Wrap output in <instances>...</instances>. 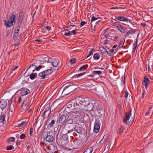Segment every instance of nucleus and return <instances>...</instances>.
I'll return each instance as SVG.
<instances>
[{"mask_svg":"<svg viewBox=\"0 0 153 153\" xmlns=\"http://www.w3.org/2000/svg\"><path fill=\"white\" fill-rule=\"evenodd\" d=\"M94 100L93 99H87L85 104L84 106L86 110L90 111V114L93 117H96L97 115L95 113V110H93L94 108Z\"/></svg>","mask_w":153,"mask_h":153,"instance_id":"f257e3e1","label":"nucleus"},{"mask_svg":"<svg viewBox=\"0 0 153 153\" xmlns=\"http://www.w3.org/2000/svg\"><path fill=\"white\" fill-rule=\"evenodd\" d=\"M63 86H65V87L63 90L62 94L65 96L68 95L78 88L77 85L71 84L66 85L65 84L63 85Z\"/></svg>","mask_w":153,"mask_h":153,"instance_id":"f03ea898","label":"nucleus"},{"mask_svg":"<svg viewBox=\"0 0 153 153\" xmlns=\"http://www.w3.org/2000/svg\"><path fill=\"white\" fill-rule=\"evenodd\" d=\"M135 113L132 116L131 114V108L128 111L126 112L125 113V118L123 120V122L125 124L129 125L130 123H132L134 121L133 117L135 116Z\"/></svg>","mask_w":153,"mask_h":153,"instance_id":"7ed1b4c3","label":"nucleus"},{"mask_svg":"<svg viewBox=\"0 0 153 153\" xmlns=\"http://www.w3.org/2000/svg\"><path fill=\"white\" fill-rule=\"evenodd\" d=\"M94 108L97 110L98 113L101 116L104 112L102 102L100 101L94 100Z\"/></svg>","mask_w":153,"mask_h":153,"instance_id":"20e7f679","label":"nucleus"},{"mask_svg":"<svg viewBox=\"0 0 153 153\" xmlns=\"http://www.w3.org/2000/svg\"><path fill=\"white\" fill-rule=\"evenodd\" d=\"M73 149H77L81 148L83 146V142L79 137L75 138L71 143Z\"/></svg>","mask_w":153,"mask_h":153,"instance_id":"39448f33","label":"nucleus"},{"mask_svg":"<svg viewBox=\"0 0 153 153\" xmlns=\"http://www.w3.org/2000/svg\"><path fill=\"white\" fill-rule=\"evenodd\" d=\"M53 72V69H48L39 73L38 76L42 79H44L48 76Z\"/></svg>","mask_w":153,"mask_h":153,"instance_id":"423d86ee","label":"nucleus"},{"mask_svg":"<svg viewBox=\"0 0 153 153\" xmlns=\"http://www.w3.org/2000/svg\"><path fill=\"white\" fill-rule=\"evenodd\" d=\"M50 134V132H45L42 134V135L44 141L45 140L48 142H51L54 140V137Z\"/></svg>","mask_w":153,"mask_h":153,"instance_id":"0eeeda50","label":"nucleus"},{"mask_svg":"<svg viewBox=\"0 0 153 153\" xmlns=\"http://www.w3.org/2000/svg\"><path fill=\"white\" fill-rule=\"evenodd\" d=\"M102 121L100 118H97L94 123V131L96 133H97L100 129V123Z\"/></svg>","mask_w":153,"mask_h":153,"instance_id":"6e6552de","label":"nucleus"},{"mask_svg":"<svg viewBox=\"0 0 153 153\" xmlns=\"http://www.w3.org/2000/svg\"><path fill=\"white\" fill-rule=\"evenodd\" d=\"M95 92L99 95L104 96L105 94V90L103 86L101 85H97Z\"/></svg>","mask_w":153,"mask_h":153,"instance_id":"1a4fd4ad","label":"nucleus"},{"mask_svg":"<svg viewBox=\"0 0 153 153\" xmlns=\"http://www.w3.org/2000/svg\"><path fill=\"white\" fill-rule=\"evenodd\" d=\"M19 91H20V94L22 96L27 95L29 94L30 92V91L28 89L25 88H22L18 90L15 93V94L16 95V94Z\"/></svg>","mask_w":153,"mask_h":153,"instance_id":"9d476101","label":"nucleus"},{"mask_svg":"<svg viewBox=\"0 0 153 153\" xmlns=\"http://www.w3.org/2000/svg\"><path fill=\"white\" fill-rule=\"evenodd\" d=\"M151 25V24L150 23L146 25L145 23H144V30L145 31V35L144 37L146 36L147 37H149L150 34V26Z\"/></svg>","mask_w":153,"mask_h":153,"instance_id":"9b49d317","label":"nucleus"},{"mask_svg":"<svg viewBox=\"0 0 153 153\" xmlns=\"http://www.w3.org/2000/svg\"><path fill=\"white\" fill-rule=\"evenodd\" d=\"M68 137L67 134H63L60 138V143L59 140V143L62 145H64L67 143L68 142Z\"/></svg>","mask_w":153,"mask_h":153,"instance_id":"f8f14e48","label":"nucleus"},{"mask_svg":"<svg viewBox=\"0 0 153 153\" xmlns=\"http://www.w3.org/2000/svg\"><path fill=\"white\" fill-rule=\"evenodd\" d=\"M74 129V131L79 134H83L85 132V130H84V128L80 127L77 125H75Z\"/></svg>","mask_w":153,"mask_h":153,"instance_id":"ddd939ff","label":"nucleus"},{"mask_svg":"<svg viewBox=\"0 0 153 153\" xmlns=\"http://www.w3.org/2000/svg\"><path fill=\"white\" fill-rule=\"evenodd\" d=\"M97 85H93L92 84H90L86 85L85 87L88 90L92 91L93 92H95Z\"/></svg>","mask_w":153,"mask_h":153,"instance_id":"4468645a","label":"nucleus"},{"mask_svg":"<svg viewBox=\"0 0 153 153\" xmlns=\"http://www.w3.org/2000/svg\"><path fill=\"white\" fill-rule=\"evenodd\" d=\"M66 117L64 114H62L60 116L59 115V117L57 118V122L61 124H64L66 123Z\"/></svg>","mask_w":153,"mask_h":153,"instance_id":"2eb2a0df","label":"nucleus"},{"mask_svg":"<svg viewBox=\"0 0 153 153\" xmlns=\"http://www.w3.org/2000/svg\"><path fill=\"white\" fill-rule=\"evenodd\" d=\"M68 115L74 120L75 119H76L77 117H78V114H79L78 111H76V112L70 111L68 112Z\"/></svg>","mask_w":153,"mask_h":153,"instance_id":"dca6fc26","label":"nucleus"},{"mask_svg":"<svg viewBox=\"0 0 153 153\" xmlns=\"http://www.w3.org/2000/svg\"><path fill=\"white\" fill-rule=\"evenodd\" d=\"M13 21H11L9 20L6 21L5 20H3V22L4 25L6 26V28H9L11 27L12 26L14 25L13 24Z\"/></svg>","mask_w":153,"mask_h":153,"instance_id":"f3484780","label":"nucleus"},{"mask_svg":"<svg viewBox=\"0 0 153 153\" xmlns=\"http://www.w3.org/2000/svg\"><path fill=\"white\" fill-rule=\"evenodd\" d=\"M151 82L150 80L147 77L145 76H144V86H145V88L148 89V87Z\"/></svg>","mask_w":153,"mask_h":153,"instance_id":"a211bd4d","label":"nucleus"},{"mask_svg":"<svg viewBox=\"0 0 153 153\" xmlns=\"http://www.w3.org/2000/svg\"><path fill=\"white\" fill-rule=\"evenodd\" d=\"M7 105V102L5 100L1 99L0 101V108L3 110Z\"/></svg>","mask_w":153,"mask_h":153,"instance_id":"6ab92c4d","label":"nucleus"},{"mask_svg":"<svg viewBox=\"0 0 153 153\" xmlns=\"http://www.w3.org/2000/svg\"><path fill=\"white\" fill-rule=\"evenodd\" d=\"M51 112V108L47 107L45 110V112L43 113V117L44 119L47 118L49 117Z\"/></svg>","mask_w":153,"mask_h":153,"instance_id":"aec40b11","label":"nucleus"},{"mask_svg":"<svg viewBox=\"0 0 153 153\" xmlns=\"http://www.w3.org/2000/svg\"><path fill=\"white\" fill-rule=\"evenodd\" d=\"M66 123H68V124H74L76 123L77 122L76 121H75L72 117L68 115L66 119Z\"/></svg>","mask_w":153,"mask_h":153,"instance_id":"412c9836","label":"nucleus"},{"mask_svg":"<svg viewBox=\"0 0 153 153\" xmlns=\"http://www.w3.org/2000/svg\"><path fill=\"white\" fill-rule=\"evenodd\" d=\"M69 103L71 104L72 105V109H76L77 110L79 111L80 109V108L78 107L75 102L74 99L72 100L69 102Z\"/></svg>","mask_w":153,"mask_h":153,"instance_id":"4be33fe9","label":"nucleus"},{"mask_svg":"<svg viewBox=\"0 0 153 153\" xmlns=\"http://www.w3.org/2000/svg\"><path fill=\"white\" fill-rule=\"evenodd\" d=\"M24 15V13L22 11H21L19 13V17L17 22L22 23Z\"/></svg>","mask_w":153,"mask_h":153,"instance_id":"5701e85b","label":"nucleus"},{"mask_svg":"<svg viewBox=\"0 0 153 153\" xmlns=\"http://www.w3.org/2000/svg\"><path fill=\"white\" fill-rule=\"evenodd\" d=\"M5 117V114H3L2 113L0 116V123H2V125H3L4 124L6 123Z\"/></svg>","mask_w":153,"mask_h":153,"instance_id":"b1692460","label":"nucleus"},{"mask_svg":"<svg viewBox=\"0 0 153 153\" xmlns=\"http://www.w3.org/2000/svg\"><path fill=\"white\" fill-rule=\"evenodd\" d=\"M91 23H92V22H94L95 21L99 19L97 22H96V23L97 24H98L100 22H101V21L102 20V19L101 17H99L96 18L94 16L92 17H91Z\"/></svg>","mask_w":153,"mask_h":153,"instance_id":"393cba45","label":"nucleus"},{"mask_svg":"<svg viewBox=\"0 0 153 153\" xmlns=\"http://www.w3.org/2000/svg\"><path fill=\"white\" fill-rule=\"evenodd\" d=\"M62 129L69 130L70 129V127L68 123H66L64 126L63 125L60 126L59 129V131L62 130Z\"/></svg>","mask_w":153,"mask_h":153,"instance_id":"a878e982","label":"nucleus"},{"mask_svg":"<svg viewBox=\"0 0 153 153\" xmlns=\"http://www.w3.org/2000/svg\"><path fill=\"white\" fill-rule=\"evenodd\" d=\"M59 61L58 59H54L52 65L54 67L57 68L59 65Z\"/></svg>","mask_w":153,"mask_h":153,"instance_id":"bb28decb","label":"nucleus"},{"mask_svg":"<svg viewBox=\"0 0 153 153\" xmlns=\"http://www.w3.org/2000/svg\"><path fill=\"white\" fill-rule=\"evenodd\" d=\"M107 138L108 135H105L102 140L100 141V142L97 143V145L99 146H101L102 144H103L105 141L106 140Z\"/></svg>","mask_w":153,"mask_h":153,"instance_id":"cd10ccee","label":"nucleus"},{"mask_svg":"<svg viewBox=\"0 0 153 153\" xmlns=\"http://www.w3.org/2000/svg\"><path fill=\"white\" fill-rule=\"evenodd\" d=\"M16 14L15 13H14L13 12H12L11 13V14L10 15V17H9V19L8 20L9 21H14V20L16 19Z\"/></svg>","mask_w":153,"mask_h":153,"instance_id":"c85d7f7f","label":"nucleus"},{"mask_svg":"<svg viewBox=\"0 0 153 153\" xmlns=\"http://www.w3.org/2000/svg\"><path fill=\"white\" fill-rule=\"evenodd\" d=\"M28 102L26 100H25L22 103L21 106L23 110H25L28 106Z\"/></svg>","mask_w":153,"mask_h":153,"instance_id":"c756f323","label":"nucleus"},{"mask_svg":"<svg viewBox=\"0 0 153 153\" xmlns=\"http://www.w3.org/2000/svg\"><path fill=\"white\" fill-rule=\"evenodd\" d=\"M87 98H86L85 99L84 98H82V101H80L79 102V107L80 108H82V106H84L85 105V103L86 102V101H87Z\"/></svg>","mask_w":153,"mask_h":153,"instance_id":"7c9ffc66","label":"nucleus"},{"mask_svg":"<svg viewBox=\"0 0 153 153\" xmlns=\"http://www.w3.org/2000/svg\"><path fill=\"white\" fill-rule=\"evenodd\" d=\"M117 27L120 31L123 33H125V27L121 25H119L117 26Z\"/></svg>","mask_w":153,"mask_h":153,"instance_id":"2f4dec72","label":"nucleus"},{"mask_svg":"<svg viewBox=\"0 0 153 153\" xmlns=\"http://www.w3.org/2000/svg\"><path fill=\"white\" fill-rule=\"evenodd\" d=\"M117 19L119 21H125L128 22L129 21V19L125 17L120 16L117 18Z\"/></svg>","mask_w":153,"mask_h":153,"instance_id":"473e14b6","label":"nucleus"},{"mask_svg":"<svg viewBox=\"0 0 153 153\" xmlns=\"http://www.w3.org/2000/svg\"><path fill=\"white\" fill-rule=\"evenodd\" d=\"M74 100L75 102V103L76 104V105L78 107L79 102L82 101V98L81 97H76Z\"/></svg>","mask_w":153,"mask_h":153,"instance_id":"72a5a7b5","label":"nucleus"},{"mask_svg":"<svg viewBox=\"0 0 153 153\" xmlns=\"http://www.w3.org/2000/svg\"><path fill=\"white\" fill-rule=\"evenodd\" d=\"M87 73V72L75 74L71 78L72 79H76V78L80 77L81 76L84 75Z\"/></svg>","mask_w":153,"mask_h":153,"instance_id":"f704fd0d","label":"nucleus"},{"mask_svg":"<svg viewBox=\"0 0 153 153\" xmlns=\"http://www.w3.org/2000/svg\"><path fill=\"white\" fill-rule=\"evenodd\" d=\"M137 31V30L135 29L129 30L125 35V37L126 38V37L128 36L129 34H134Z\"/></svg>","mask_w":153,"mask_h":153,"instance_id":"c9c22d12","label":"nucleus"},{"mask_svg":"<svg viewBox=\"0 0 153 153\" xmlns=\"http://www.w3.org/2000/svg\"><path fill=\"white\" fill-rule=\"evenodd\" d=\"M36 69V64H33L28 67L26 70V71L29 69L30 71L35 70Z\"/></svg>","mask_w":153,"mask_h":153,"instance_id":"e433bc0d","label":"nucleus"},{"mask_svg":"<svg viewBox=\"0 0 153 153\" xmlns=\"http://www.w3.org/2000/svg\"><path fill=\"white\" fill-rule=\"evenodd\" d=\"M77 125L79 126L80 127H81L82 128H84V130H86L85 128H86V125L85 124L82 122H79L78 123V125Z\"/></svg>","mask_w":153,"mask_h":153,"instance_id":"4c0bfd02","label":"nucleus"},{"mask_svg":"<svg viewBox=\"0 0 153 153\" xmlns=\"http://www.w3.org/2000/svg\"><path fill=\"white\" fill-rule=\"evenodd\" d=\"M93 150V148L92 147H90L87 148L82 153H91Z\"/></svg>","mask_w":153,"mask_h":153,"instance_id":"58836bf2","label":"nucleus"},{"mask_svg":"<svg viewBox=\"0 0 153 153\" xmlns=\"http://www.w3.org/2000/svg\"><path fill=\"white\" fill-rule=\"evenodd\" d=\"M30 78L31 80H33L37 76L36 73H32L30 74H29Z\"/></svg>","mask_w":153,"mask_h":153,"instance_id":"ea45409f","label":"nucleus"},{"mask_svg":"<svg viewBox=\"0 0 153 153\" xmlns=\"http://www.w3.org/2000/svg\"><path fill=\"white\" fill-rule=\"evenodd\" d=\"M49 105H48V106L50 107H50H48V108H51V109H52V111L53 110L56 108V105L55 104V103L54 102H53L52 103V104L51 105V103H49Z\"/></svg>","mask_w":153,"mask_h":153,"instance_id":"a19ab883","label":"nucleus"},{"mask_svg":"<svg viewBox=\"0 0 153 153\" xmlns=\"http://www.w3.org/2000/svg\"><path fill=\"white\" fill-rule=\"evenodd\" d=\"M100 54L98 53H95L93 56L94 59L95 60H98L100 58Z\"/></svg>","mask_w":153,"mask_h":153,"instance_id":"79ce46f5","label":"nucleus"},{"mask_svg":"<svg viewBox=\"0 0 153 153\" xmlns=\"http://www.w3.org/2000/svg\"><path fill=\"white\" fill-rule=\"evenodd\" d=\"M125 42V39L123 38V40H121L120 42V45L118 46V47H119V48H124L125 47L123 46L124 43Z\"/></svg>","mask_w":153,"mask_h":153,"instance_id":"37998d69","label":"nucleus"},{"mask_svg":"<svg viewBox=\"0 0 153 153\" xmlns=\"http://www.w3.org/2000/svg\"><path fill=\"white\" fill-rule=\"evenodd\" d=\"M50 146L51 147V150H53V153H56L57 150L56 146V145L55 146L52 144H51Z\"/></svg>","mask_w":153,"mask_h":153,"instance_id":"c03bdc74","label":"nucleus"},{"mask_svg":"<svg viewBox=\"0 0 153 153\" xmlns=\"http://www.w3.org/2000/svg\"><path fill=\"white\" fill-rule=\"evenodd\" d=\"M34 64H36V70L37 71H39L40 70V69H41V68H42V67H44V66H42L40 65L38 66L37 67V63L36 62V63H35Z\"/></svg>","mask_w":153,"mask_h":153,"instance_id":"a18cd8bd","label":"nucleus"},{"mask_svg":"<svg viewBox=\"0 0 153 153\" xmlns=\"http://www.w3.org/2000/svg\"><path fill=\"white\" fill-rule=\"evenodd\" d=\"M55 120H52L51 122L48 125V127H53L55 123Z\"/></svg>","mask_w":153,"mask_h":153,"instance_id":"49530a36","label":"nucleus"},{"mask_svg":"<svg viewBox=\"0 0 153 153\" xmlns=\"http://www.w3.org/2000/svg\"><path fill=\"white\" fill-rule=\"evenodd\" d=\"M15 138L13 137H11L7 139L8 143H9L14 142L15 141Z\"/></svg>","mask_w":153,"mask_h":153,"instance_id":"de8ad7c7","label":"nucleus"},{"mask_svg":"<svg viewBox=\"0 0 153 153\" xmlns=\"http://www.w3.org/2000/svg\"><path fill=\"white\" fill-rule=\"evenodd\" d=\"M62 34L63 35L68 36L71 35V34L70 33V32H66L63 31L62 32Z\"/></svg>","mask_w":153,"mask_h":153,"instance_id":"09e8293b","label":"nucleus"},{"mask_svg":"<svg viewBox=\"0 0 153 153\" xmlns=\"http://www.w3.org/2000/svg\"><path fill=\"white\" fill-rule=\"evenodd\" d=\"M152 108V107H150L149 108V109L147 110L145 114V116H149L150 113V112L151 111V110Z\"/></svg>","mask_w":153,"mask_h":153,"instance_id":"8fccbe9b","label":"nucleus"},{"mask_svg":"<svg viewBox=\"0 0 153 153\" xmlns=\"http://www.w3.org/2000/svg\"><path fill=\"white\" fill-rule=\"evenodd\" d=\"M47 152L48 153H53V151L52 150H51V146H49L48 147H47Z\"/></svg>","mask_w":153,"mask_h":153,"instance_id":"3c124183","label":"nucleus"},{"mask_svg":"<svg viewBox=\"0 0 153 153\" xmlns=\"http://www.w3.org/2000/svg\"><path fill=\"white\" fill-rule=\"evenodd\" d=\"M93 74H97L100 76V75L102 74V71H95L93 72Z\"/></svg>","mask_w":153,"mask_h":153,"instance_id":"603ef678","label":"nucleus"},{"mask_svg":"<svg viewBox=\"0 0 153 153\" xmlns=\"http://www.w3.org/2000/svg\"><path fill=\"white\" fill-rule=\"evenodd\" d=\"M123 130V128L122 126H121L119 128L118 130V132L119 134L121 133Z\"/></svg>","mask_w":153,"mask_h":153,"instance_id":"864d4df0","label":"nucleus"},{"mask_svg":"<svg viewBox=\"0 0 153 153\" xmlns=\"http://www.w3.org/2000/svg\"><path fill=\"white\" fill-rule=\"evenodd\" d=\"M76 62V59L75 58H72L69 61V62L71 65L74 64Z\"/></svg>","mask_w":153,"mask_h":153,"instance_id":"5fc2aeb1","label":"nucleus"},{"mask_svg":"<svg viewBox=\"0 0 153 153\" xmlns=\"http://www.w3.org/2000/svg\"><path fill=\"white\" fill-rule=\"evenodd\" d=\"M14 147L12 145L9 146L6 148V150H10L14 149Z\"/></svg>","mask_w":153,"mask_h":153,"instance_id":"6e6d98bb","label":"nucleus"},{"mask_svg":"<svg viewBox=\"0 0 153 153\" xmlns=\"http://www.w3.org/2000/svg\"><path fill=\"white\" fill-rule=\"evenodd\" d=\"M102 55L105 57H108V51L106 49H105V52H104V53H102Z\"/></svg>","mask_w":153,"mask_h":153,"instance_id":"4d7b16f0","label":"nucleus"},{"mask_svg":"<svg viewBox=\"0 0 153 153\" xmlns=\"http://www.w3.org/2000/svg\"><path fill=\"white\" fill-rule=\"evenodd\" d=\"M114 49H110L109 51H108V56H111L112 54L114 53Z\"/></svg>","mask_w":153,"mask_h":153,"instance_id":"13d9d810","label":"nucleus"},{"mask_svg":"<svg viewBox=\"0 0 153 153\" xmlns=\"http://www.w3.org/2000/svg\"><path fill=\"white\" fill-rule=\"evenodd\" d=\"M110 9L113 10V9H120L122 10L124 9V8L123 7H112L110 8Z\"/></svg>","mask_w":153,"mask_h":153,"instance_id":"bf43d9fd","label":"nucleus"},{"mask_svg":"<svg viewBox=\"0 0 153 153\" xmlns=\"http://www.w3.org/2000/svg\"><path fill=\"white\" fill-rule=\"evenodd\" d=\"M121 82L123 83V84H124L125 82V74H124L123 76L122 77Z\"/></svg>","mask_w":153,"mask_h":153,"instance_id":"052dcab7","label":"nucleus"},{"mask_svg":"<svg viewBox=\"0 0 153 153\" xmlns=\"http://www.w3.org/2000/svg\"><path fill=\"white\" fill-rule=\"evenodd\" d=\"M128 102L130 104L133 102V98L131 96H129V100H128Z\"/></svg>","mask_w":153,"mask_h":153,"instance_id":"680f3d73","label":"nucleus"},{"mask_svg":"<svg viewBox=\"0 0 153 153\" xmlns=\"http://www.w3.org/2000/svg\"><path fill=\"white\" fill-rule=\"evenodd\" d=\"M27 123L25 121H22L21 122V123L20 124L19 127L22 126H25L27 124Z\"/></svg>","mask_w":153,"mask_h":153,"instance_id":"e2e57ef3","label":"nucleus"},{"mask_svg":"<svg viewBox=\"0 0 153 153\" xmlns=\"http://www.w3.org/2000/svg\"><path fill=\"white\" fill-rule=\"evenodd\" d=\"M20 44V41L18 40L16 43L12 45V46H14L16 48L17 46H18Z\"/></svg>","mask_w":153,"mask_h":153,"instance_id":"0e129e2a","label":"nucleus"},{"mask_svg":"<svg viewBox=\"0 0 153 153\" xmlns=\"http://www.w3.org/2000/svg\"><path fill=\"white\" fill-rule=\"evenodd\" d=\"M26 137V136L25 134H22L20 135L19 137V138L20 139H22L25 138Z\"/></svg>","mask_w":153,"mask_h":153,"instance_id":"69168bd1","label":"nucleus"},{"mask_svg":"<svg viewBox=\"0 0 153 153\" xmlns=\"http://www.w3.org/2000/svg\"><path fill=\"white\" fill-rule=\"evenodd\" d=\"M137 79H136V80L134 78V82H132V85L133 87H136V82H137Z\"/></svg>","mask_w":153,"mask_h":153,"instance_id":"338daca9","label":"nucleus"},{"mask_svg":"<svg viewBox=\"0 0 153 153\" xmlns=\"http://www.w3.org/2000/svg\"><path fill=\"white\" fill-rule=\"evenodd\" d=\"M86 23H87V22L81 21V23L80 25V27H81L83 26V25H84L86 24Z\"/></svg>","mask_w":153,"mask_h":153,"instance_id":"774afa93","label":"nucleus"}]
</instances>
